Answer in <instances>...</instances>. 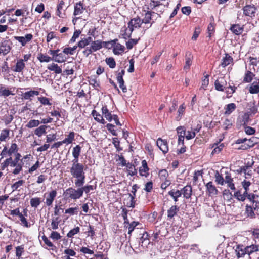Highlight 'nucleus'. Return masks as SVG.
<instances>
[{
    "instance_id": "nucleus-1",
    "label": "nucleus",
    "mask_w": 259,
    "mask_h": 259,
    "mask_svg": "<svg viewBox=\"0 0 259 259\" xmlns=\"http://www.w3.org/2000/svg\"><path fill=\"white\" fill-rule=\"evenodd\" d=\"M72 165L70 168V172L73 178H75L74 184L76 187L82 186L85 183V173L84 171V165L77 162H72Z\"/></svg>"
},
{
    "instance_id": "nucleus-2",
    "label": "nucleus",
    "mask_w": 259,
    "mask_h": 259,
    "mask_svg": "<svg viewBox=\"0 0 259 259\" xmlns=\"http://www.w3.org/2000/svg\"><path fill=\"white\" fill-rule=\"evenodd\" d=\"M142 22L140 17H137L131 19L127 23L128 27H123L121 30V34L124 39L131 37L132 32L136 29L142 28Z\"/></svg>"
},
{
    "instance_id": "nucleus-3",
    "label": "nucleus",
    "mask_w": 259,
    "mask_h": 259,
    "mask_svg": "<svg viewBox=\"0 0 259 259\" xmlns=\"http://www.w3.org/2000/svg\"><path fill=\"white\" fill-rule=\"evenodd\" d=\"M63 195L66 199L77 200L82 197V190L79 187L77 189L70 187L64 191Z\"/></svg>"
},
{
    "instance_id": "nucleus-4",
    "label": "nucleus",
    "mask_w": 259,
    "mask_h": 259,
    "mask_svg": "<svg viewBox=\"0 0 259 259\" xmlns=\"http://www.w3.org/2000/svg\"><path fill=\"white\" fill-rule=\"evenodd\" d=\"M152 12L148 11L145 14L144 18L141 20L142 24H144L146 26H143V30L141 31L142 35L144 34L145 31L150 28L152 25L151 21Z\"/></svg>"
},
{
    "instance_id": "nucleus-5",
    "label": "nucleus",
    "mask_w": 259,
    "mask_h": 259,
    "mask_svg": "<svg viewBox=\"0 0 259 259\" xmlns=\"http://www.w3.org/2000/svg\"><path fill=\"white\" fill-rule=\"evenodd\" d=\"M256 10V7L253 5H247L242 9L244 15L251 18L255 16Z\"/></svg>"
},
{
    "instance_id": "nucleus-6",
    "label": "nucleus",
    "mask_w": 259,
    "mask_h": 259,
    "mask_svg": "<svg viewBox=\"0 0 259 259\" xmlns=\"http://www.w3.org/2000/svg\"><path fill=\"white\" fill-rule=\"evenodd\" d=\"M227 81L224 77L219 78L214 82L215 89L219 91H224L227 87Z\"/></svg>"
},
{
    "instance_id": "nucleus-7",
    "label": "nucleus",
    "mask_w": 259,
    "mask_h": 259,
    "mask_svg": "<svg viewBox=\"0 0 259 259\" xmlns=\"http://www.w3.org/2000/svg\"><path fill=\"white\" fill-rule=\"evenodd\" d=\"M11 42L8 40L2 41L0 45V54L2 53L3 55L8 54L11 49Z\"/></svg>"
},
{
    "instance_id": "nucleus-8",
    "label": "nucleus",
    "mask_w": 259,
    "mask_h": 259,
    "mask_svg": "<svg viewBox=\"0 0 259 259\" xmlns=\"http://www.w3.org/2000/svg\"><path fill=\"white\" fill-rule=\"evenodd\" d=\"M156 145L163 154H166L168 152V146L167 141L159 138L157 140Z\"/></svg>"
},
{
    "instance_id": "nucleus-9",
    "label": "nucleus",
    "mask_w": 259,
    "mask_h": 259,
    "mask_svg": "<svg viewBox=\"0 0 259 259\" xmlns=\"http://www.w3.org/2000/svg\"><path fill=\"white\" fill-rule=\"evenodd\" d=\"M14 39L21 44L22 46H25L28 42L30 41L33 38V35L31 34H27L23 36H14Z\"/></svg>"
},
{
    "instance_id": "nucleus-10",
    "label": "nucleus",
    "mask_w": 259,
    "mask_h": 259,
    "mask_svg": "<svg viewBox=\"0 0 259 259\" xmlns=\"http://www.w3.org/2000/svg\"><path fill=\"white\" fill-rule=\"evenodd\" d=\"M124 220V227L128 228V234L131 235L135 228L139 224L138 222L133 221L131 223H129L127 219L126 214L123 215Z\"/></svg>"
},
{
    "instance_id": "nucleus-11",
    "label": "nucleus",
    "mask_w": 259,
    "mask_h": 259,
    "mask_svg": "<svg viewBox=\"0 0 259 259\" xmlns=\"http://www.w3.org/2000/svg\"><path fill=\"white\" fill-rule=\"evenodd\" d=\"M209 196H213L218 195V190L212 182H209L205 185Z\"/></svg>"
},
{
    "instance_id": "nucleus-12",
    "label": "nucleus",
    "mask_w": 259,
    "mask_h": 259,
    "mask_svg": "<svg viewBox=\"0 0 259 259\" xmlns=\"http://www.w3.org/2000/svg\"><path fill=\"white\" fill-rule=\"evenodd\" d=\"M235 252L238 258L243 257L245 254H247L246 246L242 244H238L236 245Z\"/></svg>"
},
{
    "instance_id": "nucleus-13",
    "label": "nucleus",
    "mask_w": 259,
    "mask_h": 259,
    "mask_svg": "<svg viewBox=\"0 0 259 259\" xmlns=\"http://www.w3.org/2000/svg\"><path fill=\"white\" fill-rule=\"evenodd\" d=\"M57 191L56 190H52L47 194L46 196L45 204L47 206H51L55 198L57 196Z\"/></svg>"
},
{
    "instance_id": "nucleus-14",
    "label": "nucleus",
    "mask_w": 259,
    "mask_h": 259,
    "mask_svg": "<svg viewBox=\"0 0 259 259\" xmlns=\"http://www.w3.org/2000/svg\"><path fill=\"white\" fill-rule=\"evenodd\" d=\"M39 94V92L37 91L30 90L23 93L21 96L23 99L31 101L34 96H38Z\"/></svg>"
},
{
    "instance_id": "nucleus-15",
    "label": "nucleus",
    "mask_w": 259,
    "mask_h": 259,
    "mask_svg": "<svg viewBox=\"0 0 259 259\" xmlns=\"http://www.w3.org/2000/svg\"><path fill=\"white\" fill-rule=\"evenodd\" d=\"M247 254L251 258V256L255 253H257L259 251V245L256 244H251L246 246Z\"/></svg>"
},
{
    "instance_id": "nucleus-16",
    "label": "nucleus",
    "mask_w": 259,
    "mask_h": 259,
    "mask_svg": "<svg viewBox=\"0 0 259 259\" xmlns=\"http://www.w3.org/2000/svg\"><path fill=\"white\" fill-rule=\"evenodd\" d=\"M149 168L145 160L142 161V166L139 168L140 175L142 176L147 177L149 175Z\"/></svg>"
},
{
    "instance_id": "nucleus-17",
    "label": "nucleus",
    "mask_w": 259,
    "mask_h": 259,
    "mask_svg": "<svg viewBox=\"0 0 259 259\" xmlns=\"http://www.w3.org/2000/svg\"><path fill=\"white\" fill-rule=\"evenodd\" d=\"M224 181L225 184H226L228 187L230 188L231 190H235L236 189L235 184L233 183V179L230 174L226 173Z\"/></svg>"
},
{
    "instance_id": "nucleus-18",
    "label": "nucleus",
    "mask_w": 259,
    "mask_h": 259,
    "mask_svg": "<svg viewBox=\"0 0 259 259\" xmlns=\"http://www.w3.org/2000/svg\"><path fill=\"white\" fill-rule=\"evenodd\" d=\"M81 150V148L79 145H76L73 148L72 156L74 157V159L72 160V162L78 161Z\"/></svg>"
},
{
    "instance_id": "nucleus-19",
    "label": "nucleus",
    "mask_w": 259,
    "mask_h": 259,
    "mask_svg": "<svg viewBox=\"0 0 259 259\" xmlns=\"http://www.w3.org/2000/svg\"><path fill=\"white\" fill-rule=\"evenodd\" d=\"M52 58L53 61L58 63L65 62L67 59V57L64 55L63 52L56 54L55 56L52 57Z\"/></svg>"
},
{
    "instance_id": "nucleus-20",
    "label": "nucleus",
    "mask_w": 259,
    "mask_h": 259,
    "mask_svg": "<svg viewBox=\"0 0 259 259\" xmlns=\"http://www.w3.org/2000/svg\"><path fill=\"white\" fill-rule=\"evenodd\" d=\"M92 41V38L91 37H83L78 42V47L80 49L84 48L91 44Z\"/></svg>"
},
{
    "instance_id": "nucleus-21",
    "label": "nucleus",
    "mask_w": 259,
    "mask_h": 259,
    "mask_svg": "<svg viewBox=\"0 0 259 259\" xmlns=\"http://www.w3.org/2000/svg\"><path fill=\"white\" fill-rule=\"evenodd\" d=\"M102 113L104 117L108 121L111 122L113 120V115L109 111L106 106H104L102 108Z\"/></svg>"
},
{
    "instance_id": "nucleus-22",
    "label": "nucleus",
    "mask_w": 259,
    "mask_h": 259,
    "mask_svg": "<svg viewBox=\"0 0 259 259\" xmlns=\"http://www.w3.org/2000/svg\"><path fill=\"white\" fill-rule=\"evenodd\" d=\"M233 61V58L230 56L228 54L226 53L225 57L222 59V61L221 64V66L225 68L228 65L231 64Z\"/></svg>"
},
{
    "instance_id": "nucleus-23",
    "label": "nucleus",
    "mask_w": 259,
    "mask_h": 259,
    "mask_svg": "<svg viewBox=\"0 0 259 259\" xmlns=\"http://www.w3.org/2000/svg\"><path fill=\"white\" fill-rule=\"evenodd\" d=\"M25 64L23 62V59H20L17 61L15 66L14 67L13 70L16 72H21L24 69Z\"/></svg>"
},
{
    "instance_id": "nucleus-24",
    "label": "nucleus",
    "mask_w": 259,
    "mask_h": 259,
    "mask_svg": "<svg viewBox=\"0 0 259 259\" xmlns=\"http://www.w3.org/2000/svg\"><path fill=\"white\" fill-rule=\"evenodd\" d=\"M85 8L83 7V4L81 2L76 3L74 6L73 14L75 16L79 15L83 13Z\"/></svg>"
},
{
    "instance_id": "nucleus-25",
    "label": "nucleus",
    "mask_w": 259,
    "mask_h": 259,
    "mask_svg": "<svg viewBox=\"0 0 259 259\" xmlns=\"http://www.w3.org/2000/svg\"><path fill=\"white\" fill-rule=\"evenodd\" d=\"M242 196L241 197V200L242 202H244L246 198L248 200H253L254 199L255 197H256V195L249 193V190H244L243 189V193Z\"/></svg>"
},
{
    "instance_id": "nucleus-26",
    "label": "nucleus",
    "mask_w": 259,
    "mask_h": 259,
    "mask_svg": "<svg viewBox=\"0 0 259 259\" xmlns=\"http://www.w3.org/2000/svg\"><path fill=\"white\" fill-rule=\"evenodd\" d=\"M90 46L94 52H96L103 47L102 41L101 40H97L95 41L92 40L91 42Z\"/></svg>"
},
{
    "instance_id": "nucleus-27",
    "label": "nucleus",
    "mask_w": 259,
    "mask_h": 259,
    "mask_svg": "<svg viewBox=\"0 0 259 259\" xmlns=\"http://www.w3.org/2000/svg\"><path fill=\"white\" fill-rule=\"evenodd\" d=\"M125 47L119 43H116L114 46L113 52L115 55L121 54L124 51Z\"/></svg>"
},
{
    "instance_id": "nucleus-28",
    "label": "nucleus",
    "mask_w": 259,
    "mask_h": 259,
    "mask_svg": "<svg viewBox=\"0 0 259 259\" xmlns=\"http://www.w3.org/2000/svg\"><path fill=\"white\" fill-rule=\"evenodd\" d=\"M182 194L187 199L189 198L192 195V187L189 185L184 187L181 190Z\"/></svg>"
},
{
    "instance_id": "nucleus-29",
    "label": "nucleus",
    "mask_w": 259,
    "mask_h": 259,
    "mask_svg": "<svg viewBox=\"0 0 259 259\" xmlns=\"http://www.w3.org/2000/svg\"><path fill=\"white\" fill-rule=\"evenodd\" d=\"M230 30L235 35H240L243 31V27L239 24H233L231 27Z\"/></svg>"
},
{
    "instance_id": "nucleus-30",
    "label": "nucleus",
    "mask_w": 259,
    "mask_h": 259,
    "mask_svg": "<svg viewBox=\"0 0 259 259\" xmlns=\"http://www.w3.org/2000/svg\"><path fill=\"white\" fill-rule=\"evenodd\" d=\"M47 68L48 70L54 71L56 74H60L62 73L61 68L57 64L52 63L48 65Z\"/></svg>"
},
{
    "instance_id": "nucleus-31",
    "label": "nucleus",
    "mask_w": 259,
    "mask_h": 259,
    "mask_svg": "<svg viewBox=\"0 0 259 259\" xmlns=\"http://www.w3.org/2000/svg\"><path fill=\"white\" fill-rule=\"evenodd\" d=\"M168 195L170 196L175 201V202H177L178 201V198L181 196L182 192L180 190H176L172 189L169 191L168 193Z\"/></svg>"
},
{
    "instance_id": "nucleus-32",
    "label": "nucleus",
    "mask_w": 259,
    "mask_h": 259,
    "mask_svg": "<svg viewBox=\"0 0 259 259\" xmlns=\"http://www.w3.org/2000/svg\"><path fill=\"white\" fill-rule=\"evenodd\" d=\"M149 234L146 232H144L140 238L139 244L142 246H146L147 244H149Z\"/></svg>"
},
{
    "instance_id": "nucleus-33",
    "label": "nucleus",
    "mask_w": 259,
    "mask_h": 259,
    "mask_svg": "<svg viewBox=\"0 0 259 259\" xmlns=\"http://www.w3.org/2000/svg\"><path fill=\"white\" fill-rule=\"evenodd\" d=\"M236 108V106L235 103H232L226 105L224 108L225 110V114H231Z\"/></svg>"
},
{
    "instance_id": "nucleus-34",
    "label": "nucleus",
    "mask_w": 259,
    "mask_h": 259,
    "mask_svg": "<svg viewBox=\"0 0 259 259\" xmlns=\"http://www.w3.org/2000/svg\"><path fill=\"white\" fill-rule=\"evenodd\" d=\"M37 59L40 61V62H49L51 61H53L52 57H50L47 55L43 54L42 53H39L38 54L37 56Z\"/></svg>"
},
{
    "instance_id": "nucleus-35",
    "label": "nucleus",
    "mask_w": 259,
    "mask_h": 259,
    "mask_svg": "<svg viewBox=\"0 0 259 259\" xmlns=\"http://www.w3.org/2000/svg\"><path fill=\"white\" fill-rule=\"evenodd\" d=\"M25 181L23 180H20L15 183H14L11 186V188L12 189V191L14 192L15 191H20L21 188V187L24 184Z\"/></svg>"
},
{
    "instance_id": "nucleus-36",
    "label": "nucleus",
    "mask_w": 259,
    "mask_h": 259,
    "mask_svg": "<svg viewBox=\"0 0 259 259\" xmlns=\"http://www.w3.org/2000/svg\"><path fill=\"white\" fill-rule=\"evenodd\" d=\"M48 126L45 125H42L36 128L34 131V134L38 137H40L43 134L46 133V129Z\"/></svg>"
},
{
    "instance_id": "nucleus-37",
    "label": "nucleus",
    "mask_w": 259,
    "mask_h": 259,
    "mask_svg": "<svg viewBox=\"0 0 259 259\" xmlns=\"http://www.w3.org/2000/svg\"><path fill=\"white\" fill-rule=\"evenodd\" d=\"M65 0H59L58 4L57 6L56 14L59 17H63L62 16L61 11L63 9L65 5Z\"/></svg>"
},
{
    "instance_id": "nucleus-38",
    "label": "nucleus",
    "mask_w": 259,
    "mask_h": 259,
    "mask_svg": "<svg viewBox=\"0 0 259 259\" xmlns=\"http://www.w3.org/2000/svg\"><path fill=\"white\" fill-rule=\"evenodd\" d=\"M223 147L224 145L223 144H221L219 145H218V144H214L211 147V148H213V149L211 152V155L213 156L219 153L223 149Z\"/></svg>"
},
{
    "instance_id": "nucleus-39",
    "label": "nucleus",
    "mask_w": 259,
    "mask_h": 259,
    "mask_svg": "<svg viewBox=\"0 0 259 259\" xmlns=\"http://www.w3.org/2000/svg\"><path fill=\"white\" fill-rule=\"evenodd\" d=\"M179 208L176 205L172 206L167 211V217L168 218H172L179 211Z\"/></svg>"
},
{
    "instance_id": "nucleus-40",
    "label": "nucleus",
    "mask_w": 259,
    "mask_h": 259,
    "mask_svg": "<svg viewBox=\"0 0 259 259\" xmlns=\"http://www.w3.org/2000/svg\"><path fill=\"white\" fill-rule=\"evenodd\" d=\"M134 199V196H133L131 194H128L127 200H125L126 202H124V203L126 204L127 207L133 208L135 206V203Z\"/></svg>"
},
{
    "instance_id": "nucleus-41",
    "label": "nucleus",
    "mask_w": 259,
    "mask_h": 259,
    "mask_svg": "<svg viewBox=\"0 0 259 259\" xmlns=\"http://www.w3.org/2000/svg\"><path fill=\"white\" fill-rule=\"evenodd\" d=\"M127 171L128 172V174L132 176L136 175L137 174V171L135 168V167L134 164L131 163H127L126 165Z\"/></svg>"
},
{
    "instance_id": "nucleus-42",
    "label": "nucleus",
    "mask_w": 259,
    "mask_h": 259,
    "mask_svg": "<svg viewBox=\"0 0 259 259\" xmlns=\"http://www.w3.org/2000/svg\"><path fill=\"white\" fill-rule=\"evenodd\" d=\"M75 133L73 132L69 133L67 138H65L63 140L64 144H69L72 143L73 141L74 140Z\"/></svg>"
},
{
    "instance_id": "nucleus-43",
    "label": "nucleus",
    "mask_w": 259,
    "mask_h": 259,
    "mask_svg": "<svg viewBox=\"0 0 259 259\" xmlns=\"http://www.w3.org/2000/svg\"><path fill=\"white\" fill-rule=\"evenodd\" d=\"M185 109L186 106L184 104H183L179 106L178 110V115L176 117L177 121H179L181 119L182 116L185 113Z\"/></svg>"
},
{
    "instance_id": "nucleus-44",
    "label": "nucleus",
    "mask_w": 259,
    "mask_h": 259,
    "mask_svg": "<svg viewBox=\"0 0 259 259\" xmlns=\"http://www.w3.org/2000/svg\"><path fill=\"white\" fill-rule=\"evenodd\" d=\"M10 130L8 129H4L1 131L0 133V141H5L9 138Z\"/></svg>"
},
{
    "instance_id": "nucleus-45",
    "label": "nucleus",
    "mask_w": 259,
    "mask_h": 259,
    "mask_svg": "<svg viewBox=\"0 0 259 259\" xmlns=\"http://www.w3.org/2000/svg\"><path fill=\"white\" fill-rule=\"evenodd\" d=\"M215 182L221 185H223L225 184L224 179L221 175L220 174L218 171H216L214 175Z\"/></svg>"
},
{
    "instance_id": "nucleus-46",
    "label": "nucleus",
    "mask_w": 259,
    "mask_h": 259,
    "mask_svg": "<svg viewBox=\"0 0 259 259\" xmlns=\"http://www.w3.org/2000/svg\"><path fill=\"white\" fill-rule=\"evenodd\" d=\"M79 211L78 206H76L75 207H70L69 208L66 209L65 210V213L69 214L70 215H73L75 214H77Z\"/></svg>"
},
{
    "instance_id": "nucleus-47",
    "label": "nucleus",
    "mask_w": 259,
    "mask_h": 259,
    "mask_svg": "<svg viewBox=\"0 0 259 259\" xmlns=\"http://www.w3.org/2000/svg\"><path fill=\"white\" fill-rule=\"evenodd\" d=\"M158 175L160 181L169 179L168 172L166 169H161L159 170Z\"/></svg>"
},
{
    "instance_id": "nucleus-48",
    "label": "nucleus",
    "mask_w": 259,
    "mask_h": 259,
    "mask_svg": "<svg viewBox=\"0 0 259 259\" xmlns=\"http://www.w3.org/2000/svg\"><path fill=\"white\" fill-rule=\"evenodd\" d=\"M117 41V39L108 41H102L103 42V47H104L108 49H110L114 47V46L115 45V42Z\"/></svg>"
},
{
    "instance_id": "nucleus-49",
    "label": "nucleus",
    "mask_w": 259,
    "mask_h": 259,
    "mask_svg": "<svg viewBox=\"0 0 259 259\" xmlns=\"http://www.w3.org/2000/svg\"><path fill=\"white\" fill-rule=\"evenodd\" d=\"M249 92L251 94H257L259 93V85L254 82L252 83L249 88Z\"/></svg>"
},
{
    "instance_id": "nucleus-50",
    "label": "nucleus",
    "mask_w": 259,
    "mask_h": 259,
    "mask_svg": "<svg viewBox=\"0 0 259 259\" xmlns=\"http://www.w3.org/2000/svg\"><path fill=\"white\" fill-rule=\"evenodd\" d=\"M253 208L251 205H246V210H245V214L247 217L253 218H254L255 214L253 210Z\"/></svg>"
},
{
    "instance_id": "nucleus-51",
    "label": "nucleus",
    "mask_w": 259,
    "mask_h": 259,
    "mask_svg": "<svg viewBox=\"0 0 259 259\" xmlns=\"http://www.w3.org/2000/svg\"><path fill=\"white\" fill-rule=\"evenodd\" d=\"M40 123V122L38 120L31 119L26 124V127L29 128H32L38 126Z\"/></svg>"
},
{
    "instance_id": "nucleus-52",
    "label": "nucleus",
    "mask_w": 259,
    "mask_h": 259,
    "mask_svg": "<svg viewBox=\"0 0 259 259\" xmlns=\"http://www.w3.org/2000/svg\"><path fill=\"white\" fill-rule=\"evenodd\" d=\"M30 203L32 207L37 208L41 203L40 198L39 197L31 198Z\"/></svg>"
},
{
    "instance_id": "nucleus-53",
    "label": "nucleus",
    "mask_w": 259,
    "mask_h": 259,
    "mask_svg": "<svg viewBox=\"0 0 259 259\" xmlns=\"http://www.w3.org/2000/svg\"><path fill=\"white\" fill-rule=\"evenodd\" d=\"M0 93L2 95L5 97H8L10 95H14V94L12 93L11 91L6 89L5 87L3 85H1L0 87Z\"/></svg>"
},
{
    "instance_id": "nucleus-54",
    "label": "nucleus",
    "mask_w": 259,
    "mask_h": 259,
    "mask_svg": "<svg viewBox=\"0 0 259 259\" xmlns=\"http://www.w3.org/2000/svg\"><path fill=\"white\" fill-rule=\"evenodd\" d=\"M254 76V75L252 72L250 71H247L245 74L243 80L245 82H250L252 81Z\"/></svg>"
},
{
    "instance_id": "nucleus-55",
    "label": "nucleus",
    "mask_w": 259,
    "mask_h": 259,
    "mask_svg": "<svg viewBox=\"0 0 259 259\" xmlns=\"http://www.w3.org/2000/svg\"><path fill=\"white\" fill-rule=\"evenodd\" d=\"M191 54L189 55V56L186 55L185 59V64L184 66V69L186 71L190 69V66L191 65Z\"/></svg>"
},
{
    "instance_id": "nucleus-56",
    "label": "nucleus",
    "mask_w": 259,
    "mask_h": 259,
    "mask_svg": "<svg viewBox=\"0 0 259 259\" xmlns=\"http://www.w3.org/2000/svg\"><path fill=\"white\" fill-rule=\"evenodd\" d=\"M80 189L82 190V196L83 195V192L86 194L89 193L91 190H94V187L92 185H86L84 186L80 187Z\"/></svg>"
},
{
    "instance_id": "nucleus-57",
    "label": "nucleus",
    "mask_w": 259,
    "mask_h": 259,
    "mask_svg": "<svg viewBox=\"0 0 259 259\" xmlns=\"http://www.w3.org/2000/svg\"><path fill=\"white\" fill-rule=\"evenodd\" d=\"M139 38L138 39H130L126 43V46L128 50L132 49L133 46L137 44L138 42Z\"/></svg>"
},
{
    "instance_id": "nucleus-58",
    "label": "nucleus",
    "mask_w": 259,
    "mask_h": 259,
    "mask_svg": "<svg viewBox=\"0 0 259 259\" xmlns=\"http://www.w3.org/2000/svg\"><path fill=\"white\" fill-rule=\"evenodd\" d=\"M59 224V217L54 218L52 219L51 222V229L56 230L58 228V225Z\"/></svg>"
},
{
    "instance_id": "nucleus-59",
    "label": "nucleus",
    "mask_w": 259,
    "mask_h": 259,
    "mask_svg": "<svg viewBox=\"0 0 259 259\" xmlns=\"http://www.w3.org/2000/svg\"><path fill=\"white\" fill-rule=\"evenodd\" d=\"M80 231V228L79 227H76L73 229H71L69 231V232L67 234V236L68 238H72L73 237L74 235L77 234L78 232H79Z\"/></svg>"
},
{
    "instance_id": "nucleus-60",
    "label": "nucleus",
    "mask_w": 259,
    "mask_h": 259,
    "mask_svg": "<svg viewBox=\"0 0 259 259\" xmlns=\"http://www.w3.org/2000/svg\"><path fill=\"white\" fill-rule=\"evenodd\" d=\"M258 196L256 195V197H255L254 199L253 200H249V201L252 203V207L254 209H259V201H258Z\"/></svg>"
},
{
    "instance_id": "nucleus-61",
    "label": "nucleus",
    "mask_w": 259,
    "mask_h": 259,
    "mask_svg": "<svg viewBox=\"0 0 259 259\" xmlns=\"http://www.w3.org/2000/svg\"><path fill=\"white\" fill-rule=\"evenodd\" d=\"M106 62L111 68H114L116 66V62L114 59L112 57L107 58L106 59Z\"/></svg>"
},
{
    "instance_id": "nucleus-62",
    "label": "nucleus",
    "mask_w": 259,
    "mask_h": 259,
    "mask_svg": "<svg viewBox=\"0 0 259 259\" xmlns=\"http://www.w3.org/2000/svg\"><path fill=\"white\" fill-rule=\"evenodd\" d=\"M24 251V248L23 245L18 246L16 247V256L20 258L22 255V253Z\"/></svg>"
},
{
    "instance_id": "nucleus-63",
    "label": "nucleus",
    "mask_w": 259,
    "mask_h": 259,
    "mask_svg": "<svg viewBox=\"0 0 259 259\" xmlns=\"http://www.w3.org/2000/svg\"><path fill=\"white\" fill-rule=\"evenodd\" d=\"M177 134L179 137H183L186 135V129L184 126H179L177 128Z\"/></svg>"
},
{
    "instance_id": "nucleus-64",
    "label": "nucleus",
    "mask_w": 259,
    "mask_h": 259,
    "mask_svg": "<svg viewBox=\"0 0 259 259\" xmlns=\"http://www.w3.org/2000/svg\"><path fill=\"white\" fill-rule=\"evenodd\" d=\"M161 188L163 190H165L171 184L170 179H166L165 180H161Z\"/></svg>"
}]
</instances>
